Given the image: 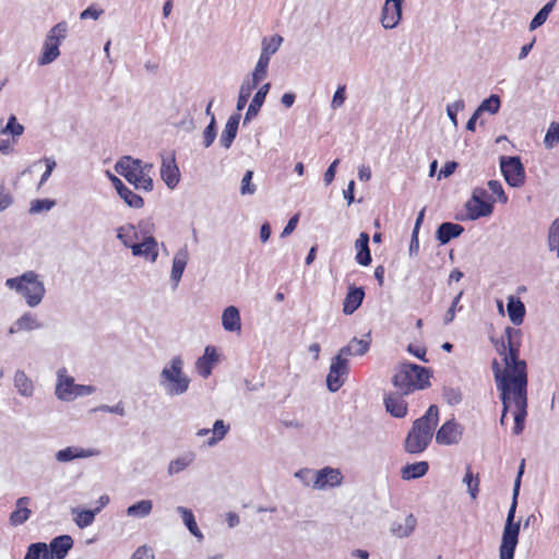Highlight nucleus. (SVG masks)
I'll return each instance as SVG.
<instances>
[{
	"mask_svg": "<svg viewBox=\"0 0 559 559\" xmlns=\"http://www.w3.org/2000/svg\"><path fill=\"white\" fill-rule=\"evenodd\" d=\"M438 423L439 408L437 405H430L426 413L413 423L404 440L405 452L409 454L423 453L431 443Z\"/></svg>",
	"mask_w": 559,
	"mask_h": 559,
	"instance_id": "f257e3e1",
	"label": "nucleus"
},
{
	"mask_svg": "<svg viewBox=\"0 0 559 559\" xmlns=\"http://www.w3.org/2000/svg\"><path fill=\"white\" fill-rule=\"evenodd\" d=\"M520 331L513 328H506L504 336L501 340L498 352L503 356V362L512 376L513 390L527 389V373L526 362L519 358V344L513 342V335L519 334Z\"/></svg>",
	"mask_w": 559,
	"mask_h": 559,
	"instance_id": "f03ea898",
	"label": "nucleus"
},
{
	"mask_svg": "<svg viewBox=\"0 0 559 559\" xmlns=\"http://www.w3.org/2000/svg\"><path fill=\"white\" fill-rule=\"evenodd\" d=\"M115 170L122 176L135 190L151 192L154 189L152 179L153 164L139 158L122 156L115 165Z\"/></svg>",
	"mask_w": 559,
	"mask_h": 559,
	"instance_id": "7ed1b4c3",
	"label": "nucleus"
},
{
	"mask_svg": "<svg viewBox=\"0 0 559 559\" xmlns=\"http://www.w3.org/2000/svg\"><path fill=\"white\" fill-rule=\"evenodd\" d=\"M183 359L178 355L163 367L158 376V385L168 396H179L189 390L191 379L183 371Z\"/></svg>",
	"mask_w": 559,
	"mask_h": 559,
	"instance_id": "20e7f679",
	"label": "nucleus"
},
{
	"mask_svg": "<svg viewBox=\"0 0 559 559\" xmlns=\"http://www.w3.org/2000/svg\"><path fill=\"white\" fill-rule=\"evenodd\" d=\"M5 285L21 294L29 307L38 306L46 293L44 283L33 271L25 272L17 277L8 278Z\"/></svg>",
	"mask_w": 559,
	"mask_h": 559,
	"instance_id": "39448f33",
	"label": "nucleus"
},
{
	"mask_svg": "<svg viewBox=\"0 0 559 559\" xmlns=\"http://www.w3.org/2000/svg\"><path fill=\"white\" fill-rule=\"evenodd\" d=\"M518 496L513 490L511 507L508 511L507 521L502 532L501 545L499 547V559H513L519 543L520 522H514Z\"/></svg>",
	"mask_w": 559,
	"mask_h": 559,
	"instance_id": "423d86ee",
	"label": "nucleus"
},
{
	"mask_svg": "<svg viewBox=\"0 0 559 559\" xmlns=\"http://www.w3.org/2000/svg\"><path fill=\"white\" fill-rule=\"evenodd\" d=\"M501 173L511 187L519 188L525 182V169L519 156H501Z\"/></svg>",
	"mask_w": 559,
	"mask_h": 559,
	"instance_id": "0eeeda50",
	"label": "nucleus"
},
{
	"mask_svg": "<svg viewBox=\"0 0 559 559\" xmlns=\"http://www.w3.org/2000/svg\"><path fill=\"white\" fill-rule=\"evenodd\" d=\"M487 197V191L484 188L477 187L473 190L472 198L465 205L469 219L475 221L492 213L493 205L486 201Z\"/></svg>",
	"mask_w": 559,
	"mask_h": 559,
	"instance_id": "6e6552de",
	"label": "nucleus"
},
{
	"mask_svg": "<svg viewBox=\"0 0 559 559\" xmlns=\"http://www.w3.org/2000/svg\"><path fill=\"white\" fill-rule=\"evenodd\" d=\"M348 373V360L342 355L334 356L326 377L328 390L333 393L337 392L343 386Z\"/></svg>",
	"mask_w": 559,
	"mask_h": 559,
	"instance_id": "1a4fd4ad",
	"label": "nucleus"
},
{
	"mask_svg": "<svg viewBox=\"0 0 559 559\" xmlns=\"http://www.w3.org/2000/svg\"><path fill=\"white\" fill-rule=\"evenodd\" d=\"M343 483V475L338 468L325 466L321 469L313 471L312 487L318 490H323L328 487L333 488L341 486Z\"/></svg>",
	"mask_w": 559,
	"mask_h": 559,
	"instance_id": "9d476101",
	"label": "nucleus"
},
{
	"mask_svg": "<svg viewBox=\"0 0 559 559\" xmlns=\"http://www.w3.org/2000/svg\"><path fill=\"white\" fill-rule=\"evenodd\" d=\"M511 394L515 406L513 433L521 435L527 416V389H516Z\"/></svg>",
	"mask_w": 559,
	"mask_h": 559,
	"instance_id": "9b49d317",
	"label": "nucleus"
},
{
	"mask_svg": "<svg viewBox=\"0 0 559 559\" xmlns=\"http://www.w3.org/2000/svg\"><path fill=\"white\" fill-rule=\"evenodd\" d=\"M463 436V427L454 418L447 420L436 433V442L442 445L457 444Z\"/></svg>",
	"mask_w": 559,
	"mask_h": 559,
	"instance_id": "f8f14e48",
	"label": "nucleus"
},
{
	"mask_svg": "<svg viewBox=\"0 0 559 559\" xmlns=\"http://www.w3.org/2000/svg\"><path fill=\"white\" fill-rule=\"evenodd\" d=\"M404 0H385L380 22L385 29L395 28L402 20Z\"/></svg>",
	"mask_w": 559,
	"mask_h": 559,
	"instance_id": "ddd939ff",
	"label": "nucleus"
},
{
	"mask_svg": "<svg viewBox=\"0 0 559 559\" xmlns=\"http://www.w3.org/2000/svg\"><path fill=\"white\" fill-rule=\"evenodd\" d=\"M160 177L169 189L177 187L180 180V171L176 164L175 154H170L162 159Z\"/></svg>",
	"mask_w": 559,
	"mask_h": 559,
	"instance_id": "4468645a",
	"label": "nucleus"
},
{
	"mask_svg": "<svg viewBox=\"0 0 559 559\" xmlns=\"http://www.w3.org/2000/svg\"><path fill=\"white\" fill-rule=\"evenodd\" d=\"M56 396L66 402L73 401V391L75 388L74 379L67 374V369L61 368L57 371Z\"/></svg>",
	"mask_w": 559,
	"mask_h": 559,
	"instance_id": "2eb2a0df",
	"label": "nucleus"
},
{
	"mask_svg": "<svg viewBox=\"0 0 559 559\" xmlns=\"http://www.w3.org/2000/svg\"><path fill=\"white\" fill-rule=\"evenodd\" d=\"M100 450L96 448L92 449H83L78 447H67L62 450H59L56 453V460L61 463L70 462L74 459H86L100 455Z\"/></svg>",
	"mask_w": 559,
	"mask_h": 559,
	"instance_id": "dca6fc26",
	"label": "nucleus"
},
{
	"mask_svg": "<svg viewBox=\"0 0 559 559\" xmlns=\"http://www.w3.org/2000/svg\"><path fill=\"white\" fill-rule=\"evenodd\" d=\"M491 369L493 372L495 382L497 389L500 391L501 395L511 394L513 392V382L511 372L507 369H501L497 359H493L491 364Z\"/></svg>",
	"mask_w": 559,
	"mask_h": 559,
	"instance_id": "f3484780",
	"label": "nucleus"
},
{
	"mask_svg": "<svg viewBox=\"0 0 559 559\" xmlns=\"http://www.w3.org/2000/svg\"><path fill=\"white\" fill-rule=\"evenodd\" d=\"M393 385L397 389L396 393L408 395L415 391L413 378L409 374L408 362L403 364L401 369L395 372L392 378Z\"/></svg>",
	"mask_w": 559,
	"mask_h": 559,
	"instance_id": "a211bd4d",
	"label": "nucleus"
},
{
	"mask_svg": "<svg viewBox=\"0 0 559 559\" xmlns=\"http://www.w3.org/2000/svg\"><path fill=\"white\" fill-rule=\"evenodd\" d=\"M370 333L365 338L353 337L346 346H343L337 355L346 358L347 356H364L370 348Z\"/></svg>",
	"mask_w": 559,
	"mask_h": 559,
	"instance_id": "6ab92c4d",
	"label": "nucleus"
},
{
	"mask_svg": "<svg viewBox=\"0 0 559 559\" xmlns=\"http://www.w3.org/2000/svg\"><path fill=\"white\" fill-rule=\"evenodd\" d=\"M364 298V287L350 285L343 301V312L347 316L353 314L360 307Z\"/></svg>",
	"mask_w": 559,
	"mask_h": 559,
	"instance_id": "aec40b11",
	"label": "nucleus"
},
{
	"mask_svg": "<svg viewBox=\"0 0 559 559\" xmlns=\"http://www.w3.org/2000/svg\"><path fill=\"white\" fill-rule=\"evenodd\" d=\"M73 546V539L69 535L53 538L49 544V559H64Z\"/></svg>",
	"mask_w": 559,
	"mask_h": 559,
	"instance_id": "412c9836",
	"label": "nucleus"
},
{
	"mask_svg": "<svg viewBox=\"0 0 559 559\" xmlns=\"http://www.w3.org/2000/svg\"><path fill=\"white\" fill-rule=\"evenodd\" d=\"M189 260V253L186 247L179 249L173 259L170 280L174 283V288H176L182 277L183 271L187 266Z\"/></svg>",
	"mask_w": 559,
	"mask_h": 559,
	"instance_id": "4be33fe9",
	"label": "nucleus"
},
{
	"mask_svg": "<svg viewBox=\"0 0 559 559\" xmlns=\"http://www.w3.org/2000/svg\"><path fill=\"white\" fill-rule=\"evenodd\" d=\"M270 88L271 83H265L262 86H260V88L254 94L251 103L248 106L247 112L243 118V124H247L252 118H254L259 114L260 108L263 106L266 95L270 92Z\"/></svg>",
	"mask_w": 559,
	"mask_h": 559,
	"instance_id": "5701e85b",
	"label": "nucleus"
},
{
	"mask_svg": "<svg viewBox=\"0 0 559 559\" xmlns=\"http://www.w3.org/2000/svg\"><path fill=\"white\" fill-rule=\"evenodd\" d=\"M401 393H390L384 397V405L388 413L393 417L403 418L407 414V403Z\"/></svg>",
	"mask_w": 559,
	"mask_h": 559,
	"instance_id": "b1692460",
	"label": "nucleus"
},
{
	"mask_svg": "<svg viewBox=\"0 0 559 559\" xmlns=\"http://www.w3.org/2000/svg\"><path fill=\"white\" fill-rule=\"evenodd\" d=\"M240 118L241 116L239 112L233 114L229 116L225 124L219 138V144L226 150L231 146L235 138L237 136Z\"/></svg>",
	"mask_w": 559,
	"mask_h": 559,
	"instance_id": "393cba45",
	"label": "nucleus"
},
{
	"mask_svg": "<svg viewBox=\"0 0 559 559\" xmlns=\"http://www.w3.org/2000/svg\"><path fill=\"white\" fill-rule=\"evenodd\" d=\"M463 231L464 227L460 224L444 222L437 228L436 238L441 245H445L452 239L460 237Z\"/></svg>",
	"mask_w": 559,
	"mask_h": 559,
	"instance_id": "a878e982",
	"label": "nucleus"
},
{
	"mask_svg": "<svg viewBox=\"0 0 559 559\" xmlns=\"http://www.w3.org/2000/svg\"><path fill=\"white\" fill-rule=\"evenodd\" d=\"M31 502L29 497H21L16 500V509L10 514V524L19 526L24 524L31 516L32 511L27 508Z\"/></svg>",
	"mask_w": 559,
	"mask_h": 559,
	"instance_id": "bb28decb",
	"label": "nucleus"
},
{
	"mask_svg": "<svg viewBox=\"0 0 559 559\" xmlns=\"http://www.w3.org/2000/svg\"><path fill=\"white\" fill-rule=\"evenodd\" d=\"M408 368L415 390H424L430 386L431 372L428 368L411 362H408Z\"/></svg>",
	"mask_w": 559,
	"mask_h": 559,
	"instance_id": "cd10ccee",
	"label": "nucleus"
},
{
	"mask_svg": "<svg viewBox=\"0 0 559 559\" xmlns=\"http://www.w3.org/2000/svg\"><path fill=\"white\" fill-rule=\"evenodd\" d=\"M417 520L414 514L409 513L403 522L394 521L390 526V532L397 538L408 537L415 530Z\"/></svg>",
	"mask_w": 559,
	"mask_h": 559,
	"instance_id": "c85d7f7f",
	"label": "nucleus"
},
{
	"mask_svg": "<svg viewBox=\"0 0 559 559\" xmlns=\"http://www.w3.org/2000/svg\"><path fill=\"white\" fill-rule=\"evenodd\" d=\"M222 325L228 332H240L241 322L238 308L228 306L222 314Z\"/></svg>",
	"mask_w": 559,
	"mask_h": 559,
	"instance_id": "c756f323",
	"label": "nucleus"
},
{
	"mask_svg": "<svg viewBox=\"0 0 559 559\" xmlns=\"http://www.w3.org/2000/svg\"><path fill=\"white\" fill-rule=\"evenodd\" d=\"M357 249L356 261L358 264L367 266L371 263V253L369 249V235L361 233L355 242Z\"/></svg>",
	"mask_w": 559,
	"mask_h": 559,
	"instance_id": "7c9ffc66",
	"label": "nucleus"
},
{
	"mask_svg": "<svg viewBox=\"0 0 559 559\" xmlns=\"http://www.w3.org/2000/svg\"><path fill=\"white\" fill-rule=\"evenodd\" d=\"M283 40V37L278 34L271 37H264L261 43L262 47L259 59L270 62L271 57L280 49Z\"/></svg>",
	"mask_w": 559,
	"mask_h": 559,
	"instance_id": "2f4dec72",
	"label": "nucleus"
},
{
	"mask_svg": "<svg viewBox=\"0 0 559 559\" xmlns=\"http://www.w3.org/2000/svg\"><path fill=\"white\" fill-rule=\"evenodd\" d=\"M507 309L511 322L514 325H520L523 322L525 316V306L520 300V298L510 296L508 298Z\"/></svg>",
	"mask_w": 559,
	"mask_h": 559,
	"instance_id": "473e14b6",
	"label": "nucleus"
},
{
	"mask_svg": "<svg viewBox=\"0 0 559 559\" xmlns=\"http://www.w3.org/2000/svg\"><path fill=\"white\" fill-rule=\"evenodd\" d=\"M195 460V453L192 451L186 452L182 455L171 460L167 467V473L169 476H174L185 471L188 466H190Z\"/></svg>",
	"mask_w": 559,
	"mask_h": 559,
	"instance_id": "72a5a7b5",
	"label": "nucleus"
},
{
	"mask_svg": "<svg viewBox=\"0 0 559 559\" xmlns=\"http://www.w3.org/2000/svg\"><path fill=\"white\" fill-rule=\"evenodd\" d=\"M177 512L181 515L182 522L188 528V531L199 540H203L204 536L200 531L193 512L186 507H178Z\"/></svg>",
	"mask_w": 559,
	"mask_h": 559,
	"instance_id": "f704fd0d",
	"label": "nucleus"
},
{
	"mask_svg": "<svg viewBox=\"0 0 559 559\" xmlns=\"http://www.w3.org/2000/svg\"><path fill=\"white\" fill-rule=\"evenodd\" d=\"M13 382L20 395L24 397L33 396L34 384L23 370L15 371Z\"/></svg>",
	"mask_w": 559,
	"mask_h": 559,
	"instance_id": "c9c22d12",
	"label": "nucleus"
},
{
	"mask_svg": "<svg viewBox=\"0 0 559 559\" xmlns=\"http://www.w3.org/2000/svg\"><path fill=\"white\" fill-rule=\"evenodd\" d=\"M428 468L429 465L425 461L407 464L401 471L402 478L405 480L420 478L426 475Z\"/></svg>",
	"mask_w": 559,
	"mask_h": 559,
	"instance_id": "e433bc0d",
	"label": "nucleus"
},
{
	"mask_svg": "<svg viewBox=\"0 0 559 559\" xmlns=\"http://www.w3.org/2000/svg\"><path fill=\"white\" fill-rule=\"evenodd\" d=\"M269 63L270 62L266 60L258 59V62L251 73V78L243 81L249 82V85L257 88L260 82L267 76Z\"/></svg>",
	"mask_w": 559,
	"mask_h": 559,
	"instance_id": "4c0bfd02",
	"label": "nucleus"
},
{
	"mask_svg": "<svg viewBox=\"0 0 559 559\" xmlns=\"http://www.w3.org/2000/svg\"><path fill=\"white\" fill-rule=\"evenodd\" d=\"M153 509V502L151 500L138 501L127 509V515L132 518H146Z\"/></svg>",
	"mask_w": 559,
	"mask_h": 559,
	"instance_id": "58836bf2",
	"label": "nucleus"
},
{
	"mask_svg": "<svg viewBox=\"0 0 559 559\" xmlns=\"http://www.w3.org/2000/svg\"><path fill=\"white\" fill-rule=\"evenodd\" d=\"M67 33V22H60L49 31V33L46 36L45 43L50 45H57V47L59 48V45L66 38Z\"/></svg>",
	"mask_w": 559,
	"mask_h": 559,
	"instance_id": "ea45409f",
	"label": "nucleus"
},
{
	"mask_svg": "<svg viewBox=\"0 0 559 559\" xmlns=\"http://www.w3.org/2000/svg\"><path fill=\"white\" fill-rule=\"evenodd\" d=\"M100 512V508H95L94 510H76L73 509L72 513H76V518L74 519L75 524L80 528H85L93 524L95 516Z\"/></svg>",
	"mask_w": 559,
	"mask_h": 559,
	"instance_id": "a19ab883",
	"label": "nucleus"
},
{
	"mask_svg": "<svg viewBox=\"0 0 559 559\" xmlns=\"http://www.w3.org/2000/svg\"><path fill=\"white\" fill-rule=\"evenodd\" d=\"M229 425L225 424L223 419L215 420L212 428V437L206 441V444L213 447L223 440L229 431Z\"/></svg>",
	"mask_w": 559,
	"mask_h": 559,
	"instance_id": "79ce46f5",
	"label": "nucleus"
},
{
	"mask_svg": "<svg viewBox=\"0 0 559 559\" xmlns=\"http://www.w3.org/2000/svg\"><path fill=\"white\" fill-rule=\"evenodd\" d=\"M117 238L123 243V246L129 247L135 240H139V234L135 230L134 225L128 224L118 228Z\"/></svg>",
	"mask_w": 559,
	"mask_h": 559,
	"instance_id": "37998d69",
	"label": "nucleus"
},
{
	"mask_svg": "<svg viewBox=\"0 0 559 559\" xmlns=\"http://www.w3.org/2000/svg\"><path fill=\"white\" fill-rule=\"evenodd\" d=\"M60 56V50L57 45L44 43L43 51L38 57L37 63L39 66H47L53 62Z\"/></svg>",
	"mask_w": 559,
	"mask_h": 559,
	"instance_id": "c03bdc74",
	"label": "nucleus"
},
{
	"mask_svg": "<svg viewBox=\"0 0 559 559\" xmlns=\"http://www.w3.org/2000/svg\"><path fill=\"white\" fill-rule=\"evenodd\" d=\"M143 257L151 262H155L158 257L157 241L153 236H145L142 240Z\"/></svg>",
	"mask_w": 559,
	"mask_h": 559,
	"instance_id": "a18cd8bd",
	"label": "nucleus"
},
{
	"mask_svg": "<svg viewBox=\"0 0 559 559\" xmlns=\"http://www.w3.org/2000/svg\"><path fill=\"white\" fill-rule=\"evenodd\" d=\"M118 195L130 207L142 209L144 206L143 198L128 187L122 189L121 192L118 193Z\"/></svg>",
	"mask_w": 559,
	"mask_h": 559,
	"instance_id": "49530a36",
	"label": "nucleus"
},
{
	"mask_svg": "<svg viewBox=\"0 0 559 559\" xmlns=\"http://www.w3.org/2000/svg\"><path fill=\"white\" fill-rule=\"evenodd\" d=\"M24 559H49V549L45 543L32 544Z\"/></svg>",
	"mask_w": 559,
	"mask_h": 559,
	"instance_id": "de8ad7c7",
	"label": "nucleus"
},
{
	"mask_svg": "<svg viewBox=\"0 0 559 559\" xmlns=\"http://www.w3.org/2000/svg\"><path fill=\"white\" fill-rule=\"evenodd\" d=\"M43 324L37 320L36 316L31 312H25L17 319V329L22 331H32L40 329Z\"/></svg>",
	"mask_w": 559,
	"mask_h": 559,
	"instance_id": "09e8293b",
	"label": "nucleus"
},
{
	"mask_svg": "<svg viewBox=\"0 0 559 559\" xmlns=\"http://www.w3.org/2000/svg\"><path fill=\"white\" fill-rule=\"evenodd\" d=\"M552 8L554 1H549L548 3H546L532 19L530 23V29L533 31L542 26L546 22L549 13L552 11Z\"/></svg>",
	"mask_w": 559,
	"mask_h": 559,
	"instance_id": "8fccbe9b",
	"label": "nucleus"
},
{
	"mask_svg": "<svg viewBox=\"0 0 559 559\" xmlns=\"http://www.w3.org/2000/svg\"><path fill=\"white\" fill-rule=\"evenodd\" d=\"M548 248L550 251H556L559 258V218H556L549 227Z\"/></svg>",
	"mask_w": 559,
	"mask_h": 559,
	"instance_id": "3c124183",
	"label": "nucleus"
},
{
	"mask_svg": "<svg viewBox=\"0 0 559 559\" xmlns=\"http://www.w3.org/2000/svg\"><path fill=\"white\" fill-rule=\"evenodd\" d=\"M442 396L444 401L451 406L460 404L463 400V393L459 386H444L442 390Z\"/></svg>",
	"mask_w": 559,
	"mask_h": 559,
	"instance_id": "603ef678",
	"label": "nucleus"
},
{
	"mask_svg": "<svg viewBox=\"0 0 559 559\" xmlns=\"http://www.w3.org/2000/svg\"><path fill=\"white\" fill-rule=\"evenodd\" d=\"M500 97L496 94L490 95L484 99L478 106V111H488L489 114H497L500 109Z\"/></svg>",
	"mask_w": 559,
	"mask_h": 559,
	"instance_id": "864d4df0",
	"label": "nucleus"
},
{
	"mask_svg": "<svg viewBox=\"0 0 559 559\" xmlns=\"http://www.w3.org/2000/svg\"><path fill=\"white\" fill-rule=\"evenodd\" d=\"M253 90H254V87L249 85V82L243 81L241 83V85L239 87V94H238V99H237V105H236V108L238 111H241L246 107Z\"/></svg>",
	"mask_w": 559,
	"mask_h": 559,
	"instance_id": "5fc2aeb1",
	"label": "nucleus"
},
{
	"mask_svg": "<svg viewBox=\"0 0 559 559\" xmlns=\"http://www.w3.org/2000/svg\"><path fill=\"white\" fill-rule=\"evenodd\" d=\"M24 132V127L17 122L15 116H10L7 122V126L1 129V134L11 133L13 139L15 136L22 135Z\"/></svg>",
	"mask_w": 559,
	"mask_h": 559,
	"instance_id": "6e6d98bb",
	"label": "nucleus"
},
{
	"mask_svg": "<svg viewBox=\"0 0 559 559\" xmlns=\"http://www.w3.org/2000/svg\"><path fill=\"white\" fill-rule=\"evenodd\" d=\"M546 147L551 148L559 143V122H551L544 139Z\"/></svg>",
	"mask_w": 559,
	"mask_h": 559,
	"instance_id": "4d7b16f0",
	"label": "nucleus"
},
{
	"mask_svg": "<svg viewBox=\"0 0 559 559\" xmlns=\"http://www.w3.org/2000/svg\"><path fill=\"white\" fill-rule=\"evenodd\" d=\"M216 120H215V117L214 115H212V119L210 121V123L206 126V128L204 129L203 131V145L204 147H210L215 138H216Z\"/></svg>",
	"mask_w": 559,
	"mask_h": 559,
	"instance_id": "13d9d810",
	"label": "nucleus"
},
{
	"mask_svg": "<svg viewBox=\"0 0 559 559\" xmlns=\"http://www.w3.org/2000/svg\"><path fill=\"white\" fill-rule=\"evenodd\" d=\"M55 204H56V202L53 200H49V199L39 200V199H36V200L31 202L29 213L31 214H36V213H40L43 211H49V210H51L55 206Z\"/></svg>",
	"mask_w": 559,
	"mask_h": 559,
	"instance_id": "bf43d9fd",
	"label": "nucleus"
},
{
	"mask_svg": "<svg viewBox=\"0 0 559 559\" xmlns=\"http://www.w3.org/2000/svg\"><path fill=\"white\" fill-rule=\"evenodd\" d=\"M253 171L247 170L241 180L240 193L242 195L253 194L257 191L255 185L252 181Z\"/></svg>",
	"mask_w": 559,
	"mask_h": 559,
	"instance_id": "052dcab7",
	"label": "nucleus"
},
{
	"mask_svg": "<svg viewBox=\"0 0 559 559\" xmlns=\"http://www.w3.org/2000/svg\"><path fill=\"white\" fill-rule=\"evenodd\" d=\"M463 483L466 484L471 497L475 499L478 493V479L474 478L469 467H467L466 474L463 478Z\"/></svg>",
	"mask_w": 559,
	"mask_h": 559,
	"instance_id": "680f3d73",
	"label": "nucleus"
},
{
	"mask_svg": "<svg viewBox=\"0 0 559 559\" xmlns=\"http://www.w3.org/2000/svg\"><path fill=\"white\" fill-rule=\"evenodd\" d=\"M464 106L465 105H464V100L463 99H459V100L454 102L453 104H450V105L447 106L448 117L452 121L454 127L457 126L456 115H457L459 111L464 109Z\"/></svg>",
	"mask_w": 559,
	"mask_h": 559,
	"instance_id": "e2e57ef3",
	"label": "nucleus"
},
{
	"mask_svg": "<svg viewBox=\"0 0 559 559\" xmlns=\"http://www.w3.org/2000/svg\"><path fill=\"white\" fill-rule=\"evenodd\" d=\"M462 296H463V292L461 290L452 300V304H451L450 308L448 309V311L445 312L444 318H443V323L445 325L450 324L454 320L455 313L457 310V305H459Z\"/></svg>",
	"mask_w": 559,
	"mask_h": 559,
	"instance_id": "0e129e2a",
	"label": "nucleus"
},
{
	"mask_svg": "<svg viewBox=\"0 0 559 559\" xmlns=\"http://www.w3.org/2000/svg\"><path fill=\"white\" fill-rule=\"evenodd\" d=\"M213 365H211L204 357H199L195 362V369L198 373L206 379L212 372Z\"/></svg>",
	"mask_w": 559,
	"mask_h": 559,
	"instance_id": "69168bd1",
	"label": "nucleus"
},
{
	"mask_svg": "<svg viewBox=\"0 0 559 559\" xmlns=\"http://www.w3.org/2000/svg\"><path fill=\"white\" fill-rule=\"evenodd\" d=\"M488 188L489 190L493 193V194H497L498 197V200L501 202V203H507L508 202V197L507 194L504 193V190L502 188V185L500 181L498 180H489L488 181Z\"/></svg>",
	"mask_w": 559,
	"mask_h": 559,
	"instance_id": "338daca9",
	"label": "nucleus"
},
{
	"mask_svg": "<svg viewBox=\"0 0 559 559\" xmlns=\"http://www.w3.org/2000/svg\"><path fill=\"white\" fill-rule=\"evenodd\" d=\"M132 559H155L153 549L146 545L140 546L132 555Z\"/></svg>",
	"mask_w": 559,
	"mask_h": 559,
	"instance_id": "774afa93",
	"label": "nucleus"
}]
</instances>
